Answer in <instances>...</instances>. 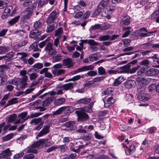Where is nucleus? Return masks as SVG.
I'll return each mask as SVG.
<instances>
[{
  "mask_svg": "<svg viewBox=\"0 0 159 159\" xmlns=\"http://www.w3.org/2000/svg\"><path fill=\"white\" fill-rule=\"evenodd\" d=\"M47 26L46 31L47 33H50L53 32L55 29L54 23L46 21Z\"/></svg>",
  "mask_w": 159,
  "mask_h": 159,
  "instance_id": "obj_10",
  "label": "nucleus"
},
{
  "mask_svg": "<svg viewBox=\"0 0 159 159\" xmlns=\"http://www.w3.org/2000/svg\"><path fill=\"white\" fill-rule=\"evenodd\" d=\"M24 155V153L21 152L13 156L14 159H18Z\"/></svg>",
  "mask_w": 159,
  "mask_h": 159,
  "instance_id": "obj_63",
  "label": "nucleus"
},
{
  "mask_svg": "<svg viewBox=\"0 0 159 159\" xmlns=\"http://www.w3.org/2000/svg\"><path fill=\"white\" fill-rule=\"evenodd\" d=\"M63 126L66 127L67 130H73L77 129L74 121L67 122L64 124Z\"/></svg>",
  "mask_w": 159,
  "mask_h": 159,
  "instance_id": "obj_8",
  "label": "nucleus"
},
{
  "mask_svg": "<svg viewBox=\"0 0 159 159\" xmlns=\"http://www.w3.org/2000/svg\"><path fill=\"white\" fill-rule=\"evenodd\" d=\"M80 109L83 110V111H84L85 112H87L88 113H90L92 111V110L91 108L88 107H85L83 108H82Z\"/></svg>",
  "mask_w": 159,
  "mask_h": 159,
  "instance_id": "obj_54",
  "label": "nucleus"
},
{
  "mask_svg": "<svg viewBox=\"0 0 159 159\" xmlns=\"http://www.w3.org/2000/svg\"><path fill=\"white\" fill-rule=\"evenodd\" d=\"M98 73L99 75H105L107 74L105 69L102 66H100L98 68Z\"/></svg>",
  "mask_w": 159,
  "mask_h": 159,
  "instance_id": "obj_40",
  "label": "nucleus"
},
{
  "mask_svg": "<svg viewBox=\"0 0 159 159\" xmlns=\"http://www.w3.org/2000/svg\"><path fill=\"white\" fill-rule=\"evenodd\" d=\"M66 102V99L64 98H60L55 100L54 104L56 106H59L64 104Z\"/></svg>",
  "mask_w": 159,
  "mask_h": 159,
  "instance_id": "obj_20",
  "label": "nucleus"
},
{
  "mask_svg": "<svg viewBox=\"0 0 159 159\" xmlns=\"http://www.w3.org/2000/svg\"><path fill=\"white\" fill-rule=\"evenodd\" d=\"M21 79L20 78H17L12 80L11 82V84L15 85H18L20 84H21Z\"/></svg>",
  "mask_w": 159,
  "mask_h": 159,
  "instance_id": "obj_42",
  "label": "nucleus"
},
{
  "mask_svg": "<svg viewBox=\"0 0 159 159\" xmlns=\"http://www.w3.org/2000/svg\"><path fill=\"white\" fill-rule=\"evenodd\" d=\"M109 2V0H102L101 1L98 5V9L94 12V14L97 15L102 11L105 10V8L106 9L107 7Z\"/></svg>",
  "mask_w": 159,
  "mask_h": 159,
  "instance_id": "obj_2",
  "label": "nucleus"
},
{
  "mask_svg": "<svg viewBox=\"0 0 159 159\" xmlns=\"http://www.w3.org/2000/svg\"><path fill=\"white\" fill-rule=\"evenodd\" d=\"M149 64V61L148 60L145 59L142 61L140 63V65H144L145 66H147Z\"/></svg>",
  "mask_w": 159,
  "mask_h": 159,
  "instance_id": "obj_64",
  "label": "nucleus"
},
{
  "mask_svg": "<svg viewBox=\"0 0 159 159\" xmlns=\"http://www.w3.org/2000/svg\"><path fill=\"white\" fill-rule=\"evenodd\" d=\"M29 48L30 50H33L34 52L38 51L39 49L38 48V44L37 43L35 42L31 44Z\"/></svg>",
  "mask_w": 159,
  "mask_h": 159,
  "instance_id": "obj_32",
  "label": "nucleus"
},
{
  "mask_svg": "<svg viewBox=\"0 0 159 159\" xmlns=\"http://www.w3.org/2000/svg\"><path fill=\"white\" fill-rule=\"evenodd\" d=\"M135 150V148L134 145H131L129 148H128V149L127 150H125V153L128 155H130L131 153L134 152Z\"/></svg>",
  "mask_w": 159,
  "mask_h": 159,
  "instance_id": "obj_25",
  "label": "nucleus"
},
{
  "mask_svg": "<svg viewBox=\"0 0 159 159\" xmlns=\"http://www.w3.org/2000/svg\"><path fill=\"white\" fill-rule=\"evenodd\" d=\"M153 33V32H148L147 33H143L142 32H139V36H140L141 37H147L149 36L148 34H152Z\"/></svg>",
  "mask_w": 159,
  "mask_h": 159,
  "instance_id": "obj_56",
  "label": "nucleus"
},
{
  "mask_svg": "<svg viewBox=\"0 0 159 159\" xmlns=\"http://www.w3.org/2000/svg\"><path fill=\"white\" fill-rule=\"evenodd\" d=\"M44 50L48 52L49 55H54L57 53L56 50L53 48V44L50 42H49L46 44L44 48Z\"/></svg>",
  "mask_w": 159,
  "mask_h": 159,
  "instance_id": "obj_4",
  "label": "nucleus"
},
{
  "mask_svg": "<svg viewBox=\"0 0 159 159\" xmlns=\"http://www.w3.org/2000/svg\"><path fill=\"white\" fill-rule=\"evenodd\" d=\"M10 66L7 65H0V72L4 73L5 71L9 69Z\"/></svg>",
  "mask_w": 159,
  "mask_h": 159,
  "instance_id": "obj_38",
  "label": "nucleus"
},
{
  "mask_svg": "<svg viewBox=\"0 0 159 159\" xmlns=\"http://www.w3.org/2000/svg\"><path fill=\"white\" fill-rule=\"evenodd\" d=\"M104 78L105 77L103 76H100L94 78L92 80L94 84L95 82H100L103 80Z\"/></svg>",
  "mask_w": 159,
  "mask_h": 159,
  "instance_id": "obj_49",
  "label": "nucleus"
},
{
  "mask_svg": "<svg viewBox=\"0 0 159 159\" xmlns=\"http://www.w3.org/2000/svg\"><path fill=\"white\" fill-rule=\"evenodd\" d=\"M110 25L107 23L104 24L103 25H101V30H106L109 28Z\"/></svg>",
  "mask_w": 159,
  "mask_h": 159,
  "instance_id": "obj_61",
  "label": "nucleus"
},
{
  "mask_svg": "<svg viewBox=\"0 0 159 159\" xmlns=\"http://www.w3.org/2000/svg\"><path fill=\"white\" fill-rule=\"evenodd\" d=\"M16 114H13L8 117V121L11 123L13 122L16 120Z\"/></svg>",
  "mask_w": 159,
  "mask_h": 159,
  "instance_id": "obj_44",
  "label": "nucleus"
},
{
  "mask_svg": "<svg viewBox=\"0 0 159 159\" xmlns=\"http://www.w3.org/2000/svg\"><path fill=\"white\" fill-rule=\"evenodd\" d=\"M54 98L52 97H49L46 98L43 102L42 106L43 107H47L53 101Z\"/></svg>",
  "mask_w": 159,
  "mask_h": 159,
  "instance_id": "obj_16",
  "label": "nucleus"
},
{
  "mask_svg": "<svg viewBox=\"0 0 159 159\" xmlns=\"http://www.w3.org/2000/svg\"><path fill=\"white\" fill-rule=\"evenodd\" d=\"M137 98L140 101L145 102L150 99V97L148 94L142 93L138 95Z\"/></svg>",
  "mask_w": 159,
  "mask_h": 159,
  "instance_id": "obj_12",
  "label": "nucleus"
},
{
  "mask_svg": "<svg viewBox=\"0 0 159 159\" xmlns=\"http://www.w3.org/2000/svg\"><path fill=\"white\" fill-rule=\"evenodd\" d=\"M42 117H39L37 118L32 119L30 122V124L31 125H37L39 124H41L42 122H43L42 120Z\"/></svg>",
  "mask_w": 159,
  "mask_h": 159,
  "instance_id": "obj_26",
  "label": "nucleus"
},
{
  "mask_svg": "<svg viewBox=\"0 0 159 159\" xmlns=\"http://www.w3.org/2000/svg\"><path fill=\"white\" fill-rule=\"evenodd\" d=\"M37 3L36 2L33 3L32 4L27 8L25 11V12L29 14H30L32 15L33 10L37 6Z\"/></svg>",
  "mask_w": 159,
  "mask_h": 159,
  "instance_id": "obj_14",
  "label": "nucleus"
},
{
  "mask_svg": "<svg viewBox=\"0 0 159 159\" xmlns=\"http://www.w3.org/2000/svg\"><path fill=\"white\" fill-rule=\"evenodd\" d=\"M63 65L67 66V68H70L73 65L72 59L70 58H67L63 60Z\"/></svg>",
  "mask_w": 159,
  "mask_h": 159,
  "instance_id": "obj_22",
  "label": "nucleus"
},
{
  "mask_svg": "<svg viewBox=\"0 0 159 159\" xmlns=\"http://www.w3.org/2000/svg\"><path fill=\"white\" fill-rule=\"evenodd\" d=\"M63 29L61 27H59L54 32V35L56 38H59L61 39V36L63 33Z\"/></svg>",
  "mask_w": 159,
  "mask_h": 159,
  "instance_id": "obj_27",
  "label": "nucleus"
},
{
  "mask_svg": "<svg viewBox=\"0 0 159 159\" xmlns=\"http://www.w3.org/2000/svg\"><path fill=\"white\" fill-rule=\"evenodd\" d=\"M101 25L99 24H97L91 26V29L92 30H95L98 29L101 30Z\"/></svg>",
  "mask_w": 159,
  "mask_h": 159,
  "instance_id": "obj_58",
  "label": "nucleus"
},
{
  "mask_svg": "<svg viewBox=\"0 0 159 159\" xmlns=\"http://www.w3.org/2000/svg\"><path fill=\"white\" fill-rule=\"evenodd\" d=\"M110 38V35H103L98 37V40L101 41L109 40Z\"/></svg>",
  "mask_w": 159,
  "mask_h": 159,
  "instance_id": "obj_36",
  "label": "nucleus"
},
{
  "mask_svg": "<svg viewBox=\"0 0 159 159\" xmlns=\"http://www.w3.org/2000/svg\"><path fill=\"white\" fill-rule=\"evenodd\" d=\"M136 80L139 84L146 85L148 83L147 80L142 76L137 77Z\"/></svg>",
  "mask_w": 159,
  "mask_h": 159,
  "instance_id": "obj_11",
  "label": "nucleus"
},
{
  "mask_svg": "<svg viewBox=\"0 0 159 159\" xmlns=\"http://www.w3.org/2000/svg\"><path fill=\"white\" fill-rule=\"evenodd\" d=\"M133 96L131 94H127L126 97V99L129 102H131L133 100Z\"/></svg>",
  "mask_w": 159,
  "mask_h": 159,
  "instance_id": "obj_60",
  "label": "nucleus"
},
{
  "mask_svg": "<svg viewBox=\"0 0 159 159\" xmlns=\"http://www.w3.org/2000/svg\"><path fill=\"white\" fill-rule=\"evenodd\" d=\"M124 80V79L123 76H119L115 80L113 83V85L115 86H118Z\"/></svg>",
  "mask_w": 159,
  "mask_h": 159,
  "instance_id": "obj_24",
  "label": "nucleus"
},
{
  "mask_svg": "<svg viewBox=\"0 0 159 159\" xmlns=\"http://www.w3.org/2000/svg\"><path fill=\"white\" fill-rule=\"evenodd\" d=\"M17 102V98H13L8 101L7 102L8 104L7 105V106H9Z\"/></svg>",
  "mask_w": 159,
  "mask_h": 159,
  "instance_id": "obj_43",
  "label": "nucleus"
},
{
  "mask_svg": "<svg viewBox=\"0 0 159 159\" xmlns=\"http://www.w3.org/2000/svg\"><path fill=\"white\" fill-rule=\"evenodd\" d=\"M27 114V112H23L20 114L18 116L19 118H20V119H23L26 117Z\"/></svg>",
  "mask_w": 159,
  "mask_h": 159,
  "instance_id": "obj_59",
  "label": "nucleus"
},
{
  "mask_svg": "<svg viewBox=\"0 0 159 159\" xmlns=\"http://www.w3.org/2000/svg\"><path fill=\"white\" fill-rule=\"evenodd\" d=\"M73 84L72 83H69L61 85L59 88L63 90H68L73 88Z\"/></svg>",
  "mask_w": 159,
  "mask_h": 159,
  "instance_id": "obj_19",
  "label": "nucleus"
},
{
  "mask_svg": "<svg viewBox=\"0 0 159 159\" xmlns=\"http://www.w3.org/2000/svg\"><path fill=\"white\" fill-rule=\"evenodd\" d=\"M89 58L90 61H93L98 60V57L94 54L89 56Z\"/></svg>",
  "mask_w": 159,
  "mask_h": 159,
  "instance_id": "obj_62",
  "label": "nucleus"
},
{
  "mask_svg": "<svg viewBox=\"0 0 159 159\" xmlns=\"http://www.w3.org/2000/svg\"><path fill=\"white\" fill-rule=\"evenodd\" d=\"M40 34V32L38 30H35L33 31L30 32V36L32 38H35L36 39H38V36Z\"/></svg>",
  "mask_w": 159,
  "mask_h": 159,
  "instance_id": "obj_23",
  "label": "nucleus"
},
{
  "mask_svg": "<svg viewBox=\"0 0 159 159\" xmlns=\"http://www.w3.org/2000/svg\"><path fill=\"white\" fill-rule=\"evenodd\" d=\"M130 22V19L127 18H126L120 22V24L122 25H129Z\"/></svg>",
  "mask_w": 159,
  "mask_h": 159,
  "instance_id": "obj_50",
  "label": "nucleus"
},
{
  "mask_svg": "<svg viewBox=\"0 0 159 159\" xmlns=\"http://www.w3.org/2000/svg\"><path fill=\"white\" fill-rule=\"evenodd\" d=\"M12 155V153L9 148L2 152L0 154V159L6 158L9 157Z\"/></svg>",
  "mask_w": 159,
  "mask_h": 159,
  "instance_id": "obj_9",
  "label": "nucleus"
},
{
  "mask_svg": "<svg viewBox=\"0 0 159 159\" xmlns=\"http://www.w3.org/2000/svg\"><path fill=\"white\" fill-rule=\"evenodd\" d=\"M156 86L155 84H152L150 85L148 87V90L149 92H152L155 91L156 89Z\"/></svg>",
  "mask_w": 159,
  "mask_h": 159,
  "instance_id": "obj_48",
  "label": "nucleus"
},
{
  "mask_svg": "<svg viewBox=\"0 0 159 159\" xmlns=\"http://www.w3.org/2000/svg\"><path fill=\"white\" fill-rule=\"evenodd\" d=\"M33 69L34 71L36 72H38L39 69L42 68L43 67V64L41 63H35L33 66Z\"/></svg>",
  "mask_w": 159,
  "mask_h": 159,
  "instance_id": "obj_29",
  "label": "nucleus"
},
{
  "mask_svg": "<svg viewBox=\"0 0 159 159\" xmlns=\"http://www.w3.org/2000/svg\"><path fill=\"white\" fill-rule=\"evenodd\" d=\"M20 18V16H18L9 20L8 23L10 25H13L16 24L19 20Z\"/></svg>",
  "mask_w": 159,
  "mask_h": 159,
  "instance_id": "obj_34",
  "label": "nucleus"
},
{
  "mask_svg": "<svg viewBox=\"0 0 159 159\" xmlns=\"http://www.w3.org/2000/svg\"><path fill=\"white\" fill-rule=\"evenodd\" d=\"M139 66H137L136 67H133L132 69H130L129 66H126L124 67V71L132 74L134 73L139 68Z\"/></svg>",
  "mask_w": 159,
  "mask_h": 159,
  "instance_id": "obj_15",
  "label": "nucleus"
},
{
  "mask_svg": "<svg viewBox=\"0 0 159 159\" xmlns=\"http://www.w3.org/2000/svg\"><path fill=\"white\" fill-rule=\"evenodd\" d=\"M57 17V13L56 11H53L49 15L46 21L54 23V21Z\"/></svg>",
  "mask_w": 159,
  "mask_h": 159,
  "instance_id": "obj_6",
  "label": "nucleus"
},
{
  "mask_svg": "<svg viewBox=\"0 0 159 159\" xmlns=\"http://www.w3.org/2000/svg\"><path fill=\"white\" fill-rule=\"evenodd\" d=\"M135 83V81L134 80H129L127 81L124 83V85L126 88L130 89L133 86Z\"/></svg>",
  "mask_w": 159,
  "mask_h": 159,
  "instance_id": "obj_28",
  "label": "nucleus"
},
{
  "mask_svg": "<svg viewBox=\"0 0 159 159\" xmlns=\"http://www.w3.org/2000/svg\"><path fill=\"white\" fill-rule=\"evenodd\" d=\"M21 79V83L22 86L20 88H24L27 85V82L28 80V77L27 76H23V77Z\"/></svg>",
  "mask_w": 159,
  "mask_h": 159,
  "instance_id": "obj_31",
  "label": "nucleus"
},
{
  "mask_svg": "<svg viewBox=\"0 0 159 159\" xmlns=\"http://www.w3.org/2000/svg\"><path fill=\"white\" fill-rule=\"evenodd\" d=\"M75 112L80 121H86L89 120V117L88 115L82 109H78Z\"/></svg>",
  "mask_w": 159,
  "mask_h": 159,
  "instance_id": "obj_3",
  "label": "nucleus"
},
{
  "mask_svg": "<svg viewBox=\"0 0 159 159\" xmlns=\"http://www.w3.org/2000/svg\"><path fill=\"white\" fill-rule=\"evenodd\" d=\"M50 125H46L44 126L43 128L41 130L37 136L36 137V139H38V137H40L43 135L48 133L49 132V128Z\"/></svg>",
  "mask_w": 159,
  "mask_h": 159,
  "instance_id": "obj_7",
  "label": "nucleus"
},
{
  "mask_svg": "<svg viewBox=\"0 0 159 159\" xmlns=\"http://www.w3.org/2000/svg\"><path fill=\"white\" fill-rule=\"evenodd\" d=\"M30 79V80H34L38 77V75L35 73H33L29 75Z\"/></svg>",
  "mask_w": 159,
  "mask_h": 159,
  "instance_id": "obj_51",
  "label": "nucleus"
},
{
  "mask_svg": "<svg viewBox=\"0 0 159 159\" xmlns=\"http://www.w3.org/2000/svg\"><path fill=\"white\" fill-rule=\"evenodd\" d=\"M34 157V155L32 153L27 154L24 156L23 159H33Z\"/></svg>",
  "mask_w": 159,
  "mask_h": 159,
  "instance_id": "obj_53",
  "label": "nucleus"
},
{
  "mask_svg": "<svg viewBox=\"0 0 159 159\" xmlns=\"http://www.w3.org/2000/svg\"><path fill=\"white\" fill-rule=\"evenodd\" d=\"M14 136V134L11 133L2 138V140L3 141H8L11 139Z\"/></svg>",
  "mask_w": 159,
  "mask_h": 159,
  "instance_id": "obj_37",
  "label": "nucleus"
},
{
  "mask_svg": "<svg viewBox=\"0 0 159 159\" xmlns=\"http://www.w3.org/2000/svg\"><path fill=\"white\" fill-rule=\"evenodd\" d=\"M88 44L93 46H98L99 45L98 43L95 42L93 39L89 40Z\"/></svg>",
  "mask_w": 159,
  "mask_h": 159,
  "instance_id": "obj_52",
  "label": "nucleus"
},
{
  "mask_svg": "<svg viewBox=\"0 0 159 159\" xmlns=\"http://www.w3.org/2000/svg\"><path fill=\"white\" fill-rule=\"evenodd\" d=\"M14 55V53L12 52H9L5 55V58H7V60L12 58Z\"/></svg>",
  "mask_w": 159,
  "mask_h": 159,
  "instance_id": "obj_55",
  "label": "nucleus"
},
{
  "mask_svg": "<svg viewBox=\"0 0 159 159\" xmlns=\"http://www.w3.org/2000/svg\"><path fill=\"white\" fill-rule=\"evenodd\" d=\"M94 69V66L92 65L86 66H82L78 68L77 70L74 71L75 74L89 70H93Z\"/></svg>",
  "mask_w": 159,
  "mask_h": 159,
  "instance_id": "obj_5",
  "label": "nucleus"
},
{
  "mask_svg": "<svg viewBox=\"0 0 159 159\" xmlns=\"http://www.w3.org/2000/svg\"><path fill=\"white\" fill-rule=\"evenodd\" d=\"M91 101V98H84L78 100L77 101V103L78 104L83 103L86 104L89 102Z\"/></svg>",
  "mask_w": 159,
  "mask_h": 159,
  "instance_id": "obj_30",
  "label": "nucleus"
},
{
  "mask_svg": "<svg viewBox=\"0 0 159 159\" xmlns=\"http://www.w3.org/2000/svg\"><path fill=\"white\" fill-rule=\"evenodd\" d=\"M116 100L113 97H109L106 102H104V106L106 107H108L111 105Z\"/></svg>",
  "mask_w": 159,
  "mask_h": 159,
  "instance_id": "obj_21",
  "label": "nucleus"
},
{
  "mask_svg": "<svg viewBox=\"0 0 159 159\" xmlns=\"http://www.w3.org/2000/svg\"><path fill=\"white\" fill-rule=\"evenodd\" d=\"M159 73L158 69L155 68H151L148 69L145 73V75L148 76L154 75Z\"/></svg>",
  "mask_w": 159,
  "mask_h": 159,
  "instance_id": "obj_13",
  "label": "nucleus"
},
{
  "mask_svg": "<svg viewBox=\"0 0 159 159\" xmlns=\"http://www.w3.org/2000/svg\"><path fill=\"white\" fill-rule=\"evenodd\" d=\"M42 25V23L40 21H36L34 24V27L36 29H39L41 27Z\"/></svg>",
  "mask_w": 159,
  "mask_h": 159,
  "instance_id": "obj_46",
  "label": "nucleus"
},
{
  "mask_svg": "<svg viewBox=\"0 0 159 159\" xmlns=\"http://www.w3.org/2000/svg\"><path fill=\"white\" fill-rule=\"evenodd\" d=\"M69 107L67 106H63L59 108L58 110L54 111L53 113V116L59 115L61 114L62 112L64 111L67 109H68Z\"/></svg>",
  "mask_w": 159,
  "mask_h": 159,
  "instance_id": "obj_17",
  "label": "nucleus"
},
{
  "mask_svg": "<svg viewBox=\"0 0 159 159\" xmlns=\"http://www.w3.org/2000/svg\"><path fill=\"white\" fill-rule=\"evenodd\" d=\"M52 59L53 62H56L60 61L62 59V57L61 55L57 54L55 56H53Z\"/></svg>",
  "mask_w": 159,
  "mask_h": 159,
  "instance_id": "obj_45",
  "label": "nucleus"
},
{
  "mask_svg": "<svg viewBox=\"0 0 159 159\" xmlns=\"http://www.w3.org/2000/svg\"><path fill=\"white\" fill-rule=\"evenodd\" d=\"M48 141V139H39L38 141L33 143L31 146L28 147L26 150L27 153L32 152L36 154L38 152V151L36 149L41 144H43L45 142Z\"/></svg>",
  "mask_w": 159,
  "mask_h": 159,
  "instance_id": "obj_1",
  "label": "nucleus"
},
{
  "mask_svg": "<svg viewBox=\"0 0 159 159\" xmlns=\"http://www.w3.org/2000/svg\"><path fill=\"white\" fill-rule=\"evenodd\" d=\"M114 90V89L113 88H108L102 93V95H105L110 94Z\"/></svg>",
  "mask_w": 159,
  "mask_h": 159,
  "instance_id": "obj_35",
  "label": "nucleus"
},
{
  "mask_svg": "<svg viewBox=\"0 0 159 159\" xmlns=\"http://www.w3.org/2000/svg\"><path fill=\"white\" fill-rule=\"evenodd\" d=\"M69 107L67 106H63L59 108L58 110L54 111L53 113V116L59 115L61 114L62 112L64 111L67 109H68Z\"/></svg>",
  "mask_w": 159,
  "mask_h": 159,
  "instance_id": "obj_18",
  "label": "nucleus"
},
{
  "mask_svg": "<svg viewBox=\"0 0 159 159\" xmlns=\"http://www.w3.org/2000/svg\"><path fill=\"white\" fill-rule=\"evenodd\" d=\"M87 75L88 76H94L97 75V73L94 70H91L88 72Z\"/></svg>",
  "mask_w": 159,
  "mask_h": 159,
  "instance_id": "obj_57",
  "label": "nucleus"
},
{
  "mask_svg": "<svg viewBox=\"0 0 159 159\" xmlns=\"http://www.w3.org/2000/svg\"><path fill=\"white\" fill-rule=\"evenodd\" d=\"M60 38H56L54 40V45L56 47L58 48V46L60 48L61 46L60 45Z\"/></svg>",
  "mask_w": 159,
  "mask_h": 159,
  "instance_id": "obj_47",
  "label": "nucleus"
},
{
  "mask_svg": "<svg viewBox=\"0 0 159 159\" xmlns=\"http://www.w3.org/2000/svg\"><path fill=\"white\" fill-rule=\"evenodd\" d=\"M9 50V48L7 46H0V54H2Z\"/></svg>",
  "mask_w": 159,
  "mask_h": 159,
  "instance_id": "obj_33",
  "label": "nucleus"
},
{
  "mask_svg": "<svg viewBox=\"0 0 159 159\" xmlns=\"http://www.w3.org/2000/svg\"><path fill=\"white\" fill-rule=\"evenodd\" d=\"M25 13L26 14L22 16L21 18V20L23 22H25L27 20L30 18L32 16V15H31L30 14H29L27 13Z\"/></svg>",
  "mask_w": 159,
  "mask_h": 159,
  "instance_id": "obj_39",
  "label": "nucleus"
},
{
  "mask_svg": "<svg viewBox=\"0 0 159 159\" xmlns=\"http://www.w3.org/2000/svg\"><path fill=\"white\" fill-rule=\"evenodd\" d=\"M0 78L1 80L0 84L3 85L5 84V82L7 81V76L4 74H2L0 75Z\"/></svg>",
  "mask_w": 159,
  "mask_h": 159,
  "instance_id": "obj_41",
  "label": "nucleus"
}]
</instances>
